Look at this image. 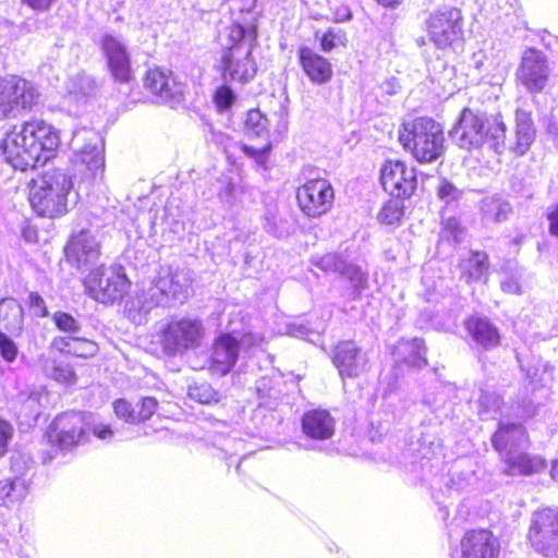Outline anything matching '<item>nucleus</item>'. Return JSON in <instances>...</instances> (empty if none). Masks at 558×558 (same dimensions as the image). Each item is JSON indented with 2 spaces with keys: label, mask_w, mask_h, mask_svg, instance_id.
Instances as JSON below:
<instances>
[{
  "label": "nucleus",
  "mask_w": 558,
  "mask_h": 558,
  "mask_svg": "<svg viewBox=\"0 0 558 558\" xmlns=\"http://www.w3.org/2000/svg\"><path fill=\"white\" fill-rule=\"evenodd\" d=\"M59 145L60 135L54 126L33 120L14 126L5 134L0 147L8 163L25 171L45 165Z\"/></svg>",
  "instance_id": "nucleus-1"
},
{
  "label": "nucleus",
  "mask_w": 558,
  "mask_h": 558,
  "mask_svg": "<svg viewBox=\"0 0 558 558\" xmlns=\"http://www.w3.org/2000/svg\"><path fill=\"white\" fill-rule=\"evenodd\" d=\"M191 283L189 269L161 266L149 287L128 302L126 310L130 318L142 324L153 308L183 303L189 296Z\"/></svg>",
  "instance_id": "nucleus-2"
},
{
  "label": "nucleus",
  "mask_w": 558,
  "mask_h": 558,
  "mask_svg": "<svg viewBox=\"0 0 558 558\" xmlns=\"http://www.w3.org/2000/svg\"><path fill=\"white\" fill-rule=\"evenodd\" d=\"M452 133L461 148L473 149L487 145L497 154L506 148V125L499 118L464 108Z\"/></svg>",
  "instance_id": "nucleus-3"
},
{
  "label": "nucleus",
  "mask_w": 558,
  "mask_h": 558,
  "mask_svg": "<svg viewBox=\"0 0 558 558\" xmlns=\"http://www.w3.org/2000/svg\"><path fill=\"white\" fill-rule=\"evenodd\" d=\"M72 189V177L64 170L52 169L34 181L29 203L39 216L49 218L62 216L68 211Z\"/></svg>",
  "instance_id": "nucleus-4"
},
{
  "label": "nucleus",
  "mask_w": 558,
  "mask_h": 558,
  "mask_svg": "<svg viewBox=\"0 0 558 558\" xmlns=\"http://www.w3.org/2000/svg\"><path fill=\"white\" fill-rule=\"evenodd\" d=\"M399 141L420 162H432L444 153L442 128L432 118L421 117L404 122Z\"/></svg>",
  "instance_id": "nucleus-5"
},
{
  "label": "nucleus",
  "mask_w": 558,
  "mask_h": 558,
  "mask_svg": "<svg viewBox=\"0 0 558 558\" xmlns=\"http://www.w3.org/2000/svg\"><path fill=\"white\" fill-rule=\"evenodd\" d=\"M72 145L75 150L74 165L86 180L101 179L105 172L102 138L94 130L82 129L74 133Z\"/></svg>",
  "instance_id": "nucleus-6"
},
{
  "label": "nucleus",
  "mask_w": 558,
  "mask_h": 558,
  "mask_svg": "<svg viewBox=\"0 0 558 558\" xmlns=\"http://www.w3.org/2000/svg\"><path fill=\"white\" fill-rule=\"evenodd\" d=\"M84 284L87 293L104 304L121 300L130 288V281L121 266L95 268L85 278Z\"/></svg>",
  "instance_id": "nucleus-7"
},
{
  "label": "nucleus",
  "mask_w": 558,
  "mask_h": 558,
  "mask_svg": "<svg viewBox=\"0 0 558 558\" xmlns=\"http://www.w3.org/2000/svg\"><path fill=\"white\" fill-rule=\"evenodd\" d=\"M527 539L546 558H558V508L545 507L532 513Z\"/></svg>",
  "instance_id": "nucleus-8"
},
{
  "label": "nucleus",
  "mask_w": 558,
  "mask_h": 558,
  "mask_svg": "<svg viewBox=\"0 0 558 558\" xmlns=\"http://www.w3.org/2000/svg\"><path fill=\"white\" fill-rule=\"evenodd\" d=\"M256 37H229L228 45L222 56L223 75L231 82L246 83L251 81L257 71L252 58L253 41Z\"/></svg>",
  "instance_id": "nucleus-9"
},
{
  "label": "nucleus",
  "mask_w": 558,
  "mask_h": 558,
  "mask_svg": "<svg viewBox=\"0 0 558 558\" xmlns=\"http://www.w3.org/2000/svg\"><path fill=\"white\" fill-rule=\"evenodd\" d=\"M160 332V342L165 351L178 353L198 347L204 335V327L198 319L182 318L171 320Z\"/></svg>",
  "instance_id": "nucleus-10"
},
{
  "label": "nucleus",
  "mask_w": 558,
  "mask_h": 558,
  "mask_svg": "<svg viewBox=\"0 0 558 558\" xmlns=\"http://www.w3.org/2000/svg\"><path fill=\"white\" fill-rule=\"evenodd\" d=\"M87 432H89V423L85 414L64 412L53 420L47 437L51 444L57 445L61 450H66L78 445Z\"/></svg>",
  "instance_id": "nucleus-11"
},
{
  "label": "nucleus",
  "mask_w": 558,
  "mask_h": 558,
  "mask_svg": "<svg viewBox=\"0 0 558 558\" xmlns=\"http://www.w3.org/2000/svg\"><path fill=\"white\" fill-rule=\"evenodd\" d=\"M37 98L33 85L26 80L16 76L4 80L0 85V116L7 118L31 108Z\"/></svg>",
  "instance_id": "nucleus-12"
},
{
  "label": "nucleus",
  "mask_w": 558,
  "mask_h": 558,
  "mask_svg": "<svg viewBox=\"0 0 558 558\" xmlns=\"http://www.w3.org/2000/svg\"><path fill=\"white\" fill-rule=\"evenodd\" d=\"M296 198L306 216L319 217L331 208L333 189L327 180H311L298 189Z\"/></svg>",
  "instance_id": "nucleus-13"
},
{
  "label": "nucleus",
  "mask_w": 558,
  "mask_h": 558,
  "mask_svg": "<svg viewBox=\"0 0 558 558\" xmlns=\"http://www.w3.org/2000/svg\"><path fill=\"white\" fill-rule=\"evenodd\" d=\"M380 181L384 190L397 198H408L416 190L417 179L414 168L402 161H387L381 168Z\"/></svg>",
  "instance_id": "nucleus-14"
},
{
  "label": "nucleus",
  "mask_w": 558,
  "mask_h": 558,
  "mask_svg": "<svg viewBox=\"0 0 558 558\" xmlns=\"http://www.w3.org/2000/svg\"><path fill=\"white\" fill-rule=\"evenodd\" d=\"M549 65L546 56L536 49H527L521 59L517 76L531 93L542 92L549 77Z\"/></svg>",
  "instance_id": "nucleus-15"
},
{
  "label": "nucleus",
  "mask_w": 558,
  "mask_h": 558,
  "mask_svg": "<svg viewBox=\"0 0 558 558\" xmlns=\"http://www.w3.org/2000/svg\"><path fill=\"white\" fill-rule=\"evenodd\" d=\"M332 362L341 377H357L367 369L368 357L353 341H340L332 351Z\"/></svg>",
  "instance_id": "nucleus-16"
},
{
  "label": "nucleus",
  "mask_w": 558,
  "mask_h": 558,
  "mask_svg": "<svg viewBox=\"0 0 558 558\" xmlns=\"http://www.w3.org/2000/svg\"><path fill=\"white\" fill-rule=\"evenodd\" d=\"M500 545L488 530H472L461 539L462 558H498Z\"/></svg>",
  "instance_id": "nucleus-17"
},
{
  "label": "nucleus",
  "mask_w": 558,
  "mask_h": 558,
  "mask_svg": "<svg viewBox=\"0 0 558 558\" xmlns=\"http://www.w3.org/2000/svg\"><path fill=\"white\" fill-rule=\"evenodd\" d=\"M101 48L112 77L121 83L131 81L133 72L125 46L117 37H104Z\"/></svg>",
  "instance_id": "nucleus-18"
},
{
  "label": "nucleus",
  "mask_w": 558,
  "mask_h": 558,
  "mask_svg": "<svg viewBox=\"0 0 558 558\" xmlns=\"http://www.w3.org/2000/svg\"><path fill=\"white\" fill-rule=\"evenodd\" d=\"M240 352L239 341L230 333L221 335L213 345L210 369L218 376H225L235 365Z\"/></svg>",
  "instance_id": "nucleus-19"
},
{
  "label": "nucleus",
  "mask_w": 558,
  "mask_h": 558,
  "mask_svg": "<svg viewBox=\"0 0 558 558\" xmlns=\"http://www.w3.org/2000/svg\"><path fill=\"white\" fill-rule=\"evenodd\" d=\"M429 35H459L464 32V21L460 10L444 7L429 14L425 21Z\"/></svg>",
  "instance_id": "nucleus-20"
},
{
  "label": "nucleus",
  "mask_w": 558,
  "mask_h": 558,
  "mask_svg": "<svg viewBox=\"0 0 558 558\" xmlns=\"http://www.w3.org/2000/svg\"><path fill=\"white\" fill-rule=\"evenodd\" d=\"M65 255L78 267L96 260L99 256V243L88 231H81L65 246Z\"/></svg>",
  "instance_id": "nucleus-21"
},
{
  "label": "nucleus",
  "mask_w": 558,
  "mask_h": 558,
  "mask_svg": "<svg viewBox=\"0 0 558 558\" xmlns=\"http://www.w3.org/2000/svg\"><path fill=\"white\" fill-rule=\"evenodd\" d=\"M300 64L308 78L318 85L329 82L332 77V66L324 57L308 47L299 49Z\"/></svg>",
  "instance_id": "nucleus-22"
},
{
  "label": "nucleus",
  "mask_w": 558,
  "mask_h": 558,
  "mask_svg": "<svg viewBox=\"0 0 558 558\" xmlns=\"http://www.w3.org/2000/svg\"><path fill=\"white\" fill-rule=\"evenodd\" d=\"M302 430L312 439H329L335 434V420L326 410L308 411L302 417Z\"/></svg>",
  "instance_id": "nucleus-23"
},
{
  "label": "nucleus",
  "mask_w": 558,
  "mask_h": 558,
  "mask_svg": "<svg viewBox=\"0 0 558 558\" xmlns=\"http://www.w3.org/2000/svg\"><path fill=\"white\" fill-rule=\"evenodd\" d=\"M464 325L469 336L482 348L489 350L499 345L500 333L488 318L471 316Z\"/></svg>",
  "instance_id": "nucleus-24"
},
{
  "label": "nucleus",
  "mask_w": 558,
  "mask_h": 558,
  "mask_svg": "<svg viewBox=\"0 0 558 558\" xmlns=\"http://www.w3.org/2000/svg\"><path fill=\"white\" fill-rule=\"evenodd\" d=\"M24 330V310L12 298L0 301V332L20 337Z\"/></svg>",
  "instance_id": "nucleus-25"
},
{
  "label": "nucleus",
  "mask_w": 558,
  "mask_h": 558,
  "mask_svg": "<svg viewBox=\"0 0 558 558\" xmlns=\"http://www.w3.org/2000/svg\"><path fill=\"white\" fill-rule=\"evenodd\" d=\"M494 448L505 456L527 444L525 429L520 424H501L492 438Z\"/></svg>",
  "instance_id": "nucleus-26"
},
{
  "label": "nucleus",
  "mask_w": 558,
  "mask_h": 558,
  "mask_svg": "<svg viewBox=\"0 0 558 558\" xmlns=\"http://www.w3.org/2000/svg\"><path fill=\"white\" fill-rule=\"evenodd\" d=\"M505 461L508 465L506 472L510 475H530L545 469V460L538 456H530L526 453L514 454L509 451L505 457Z\"/></svg>",
  "instance_id": "nucleus-27"
},
{
  "label": "nucleus",
  "mask_w": 558,
  "mask_h": 558,
  "mask_svg": "<svg viewBox=\"0 0 558 558\" xmlns=\"http://www.w3.org/2000/svg\"><path fill=\"white\" fill-rule=\"evenodd\" d=\"M40 362L46 376L66 386L76 384L77 377L70 364L57 359L45 356L40 357Z\"/></svg>",
  "instance_id": "nucleus-28"
},
{
  "label": "nucleus",
  "mask_w": 558,
  "mask_h": 558,
  "mask_svg": "<svg viewBox=\"0 0 558 558\" xmlns=\"http://www.w3.org/2000/svg\"><path fill=\"white\" fill-rule=\"evenodd\" d=\"M144 86L153 94L158 95L163 101L173 97L171 77L163 70H148L145 76Z\"/></svg>",
  "instance_id": "nucleus-29"
},
{
  "label": "nucleus",
  "mask_w": 558,
  "mask_h": 558,
  "mask_svg": "<svg viewBox=\"0 0 558 558\" xmlns=\"http://www.w3.org/2000/svg\"><path fill=\"white\" fill-rule=\"evenodd\" d=\"M462 277L466 282L486 279L488 274V257L484 252H473L471 256L461 264Z\"/></svg>",
  "instance_id": "nucleus-30"
},
{
  "label": "nucleus",
  "mask_w": 558,
  "mask_h": 558,
  "mask_svg": "<svg viewBox=\"0 0 558 558\" xmlns=\"http://www.w3.org/2000/svg\"><path fill=\"white\" fill-rule=\"evenodd\" d=\"M517 143L514 150L518 155H523L534 141V129L531 117L527 112L517 111Z\"/></svg>",
  "instance_id": "nucleus-31"
},
{
  "label": "nucleus",
  "mask_w": 558,
  "mask_h": 558,
  "mask_svg": "<svg viewBox=\"0 0 558 558\" xmlns=\"http://www.w3.org/2000/svg\"><path fill=\"white\" fill-rule=\"evenodd\" d=\"M483 218L488 222H501L509 218L512 207L509 202L498 197H487L482 202Z\"/></svg>",
  "instance_id": "nucleus-32"
},
{
  "label": "nucleus",
  "mask_w": 558,
  "mask_h": 558,
  "mask_svg": "<svg viewBox=\"0 0 558 558\" xmlns=\"http://www.w3.org/2000/svg\"><path fill=\"white\" fill-rule=\"evenodd\" d=\"M398 349L408 355L404 359V362L408 365L421 368L427 364V360L425 357L426 348L422 339L414 338L409 341H402L400 342Z\"/></svg>",
  "instance_id": "nucleus-33"
},
{
  "label": "nucleus",
  "mask_w": 558,
  "mask_h": 558,
  "mask_svg": "<svg viewBox=\"0 0 558 558\" xmlns=\"http://www.w3.org/2000/svg\"><path fill=\"white\" fill-rule=\"evenodd\" d=\"M66 89L69 94H72L75 97H86L95 94L97 90V84L89 75L78 73L70 77L66 83Z\"/></svg>",
  "instance_id": "nucleus-34"
},
{
  "label": "nucleus",
  "mask_w": 558,
  "mask_h": 558,
  "mask_svg": "<svg viewBox=\"0 0 558 558\" xmlns=\"http://www.w3.org/2000/svg\"><path fill=\"white\" fill-rule=\"evenodd\" d=\"M245 133L250 137H267L268 120L259 110L253 109L247 112Z\"/></svg>",
  "instance_id": "nucleus-35"
},
{
  "label": "nucleus",
  "mask_w": 558,
  "mask_h": 558,
  "mask_svg": "<svg viewBox=\"0 0 558 558\" xmlns=\"http://www.w3.org/2000/svg\"><path fill=\"white\" fill-rule=\"evenodd\" d=\"M480 411L482 420L496 418L501 411L502 399L496 392L483 391L480 399Z\"/></svg>",
  "instance_id": "nucleus-36"
},
{
  "label": "nucleus",
  "mask_w": 558,
  "mask_h": 558,
  "mask_svg": "<svg viewBox=\"0 0 558 558\" xmlns=\"http://www.w3.org/2000/svg\"><path fill=\"white\" fill-rule=\"evenodd\" d=\"M187 395L190 399L202 404H210L219 401L218 392L207 383L191 385Z\"/></svg>",
  "instance_id": "nucleus-37"
},
{
  "label": "nucleus",
  "mask_w": 558,
  "mask_h": 558,
  "mask_svg": "<svg viewBox=\"0 0 558 558\" xmlns=\"http://www.w3.org/2000/svg\"><path fill=\"white\" fill-rule=\"evenodd\" d=\"M344 259L337 253H327L324 255H314L311 258L313 266L323 271L340 272L343 268Z\"/></svg>",
  "instance_id": "nucleus-38"
},
{
  "label": "nucleus",
  "mask_w": 558,
  "mask_h": 558,
  "mask_svg": "<svg viewBox=\"0 0 558 558\" xmlns=\"http://www.w3.org/2000/svg\"><path fill=\"white\" fill-rule=\"evenodd\" d=\"M437 196L446 204L458 202L463 196V191L449 180L441 178L437 186Z\"/></svg>",
  "instance_id": "nucleus-39"
},
{
  "label": "nucleus",
  "mask_w": 558,
  "mask_h": 558,
  "mask_svg": "<svg viewBox=\"0 0 558 558\" xmlns=\"http://www.w3.org/2000/svg\"><path fill=\"white\" fill-rule=\"evenodd\" d=\"M403 216V206L400 201L388 202L379 211L378 219L386 225H392Z\"/></svg>",
  "instance_id": "nucleus-40"
},
{
  "label": "nucleus",
  "mask_w": 558,
  "mask_h": 558,
  "mask_svg": "<svg viewBox=\"0 0 558 558\" xmlns=\"http://www.w3.org/2000/svg\"><path fill=\"white\" fill-rule=\"evenodd\" d=\"M339 274L345 277L356 290H362L366 287L367 275L355 265L347 264L344 262L343 268Z\"/></svg>",
  "instance_id": "nucleus-41"
},
{
  "label": "nucleus",
  "mask_w": 558,
  "mask_h": 558,
  "mask_svg": "<svg viewBox=\"0 0 558 558\" xmlns=\"http://www.w3.org/2000/svg\"><path fill=\"white\" fill-rule=\"evenodd\" d=\"M19 347L12 336L0 332V356L7 363H14L19 356Z\"/></svg>",
  "instance_id": "nucleus-42"
},
{
  "label": "nucleus",
  "mask_w": 558,
  "mask_h": 558,
  "mask_svg": "<svg viewBox=\"0 0 558 558\" xmlns=\"http://www.w3.org/2000/svg\"><path fill=\"white\" fill-rule=\"evenodd\" d=\"M52 319L58 329L63 332L75 333L81 329L78 322L68 313L56 312Z\"/></svg>",
  "instance_id": "nucleus-43"
},
{
  "label": "nucleus",
  "mask_w": 558,
  "mask_h": 558,
  "mask_svg": "<svg viewBox=\"0 0 558 558\" xmlns=\"http://www.w3.org/2000/svg\"><path fill=\"white\" fill-rule=\"evenodd\" d=\"M113 410L116 415L125 421L126 423L136 424L138 423V418L136 416V412L132 408L131 403L124 399H119L113 403Z\"/></svg>",
  "instance_id": "nucleus-44"
},
{
  "label": "nucleus",
  "mask_w": 558,
  "mask_h": 558,
  "mask_svg": "<svg viewBox=\"0 0 558 558\" xmlns=\"http://www.w3.org/2000/svg\"><path fill=\"white\" fill-rule=\"evenodd\" d=\"M98 350L97 344L86 338L76 337L72 355L78 357H88L96 354Z\"/></svg>",
  "instance_id": "nucleus-45"
},
{
  "label": "nucleus",
  "mask_w": 558,
  "mask_h": 558,
  "mask_svg": "<svg viewBox=\"0 0 558 558\" xmlns=\"http://www.w3.org/2000/svg\"><path fill=\"white\" fill-rule=\"evenodd\" d=\"M138 411L136 412V416L138 418V423L142 421H146L153 416L158 408V401L154 397H145L137 404Z\"/></svg>",
  "instance_id": "nucleus-46"
},
{
  "label": "nucleus",
  "mask_w": 558,
  "mask_h": 558,
  "mask_svg": "<svg viewBox=\"0 0 558 558\" xmlns=\"http://www.w3.org/2000/svg\"><path fill=\"white\" fill-rule=\"evenodd\" d=\"M463 229L456 218H449L444 222L442 236L459 243L462 240Z\"/></svg>",
  "instance_id": "nucleus-47"
},
{
  "label": "nucleus",
  "mask_w": 558,
  "mask_h": 558,
  "mask_svg": "<svg viewBox=\"0 0 558 558\" xmlns=\"http://www.w3.org/2000/svg\"><path fill=\"white\" fill-rule=\"evenodd\" d=\"M234 93L228 86H221L216 90L215 102L219 110H226L233 104Z\"/></svg>",
  "instance_id": "nucleus-48"
},
{
  "label": "nucleus",
  "mask_w": 558,
  "mask_h": 558,
  "mask_svg": "<svg viewBox=\"0 0 558 558\" xmlns=\"http://www.w3.org/2000/svg\"><path fill=\"white\" fill-rule=\"evenodd\" d=\"M76 337L74 336H59L54 337L51 342V349L59 351L60 353H66L72 355V350L74 349Z\"/></svg>",
  "instance_id": "nucleus-49"
},
{
  "label": "nucleus",
  "mask_w": 558,
  "mask_h": 558,
  "mask_svg": "<svg viewBox=\"0 0 558 558\" xmlns=\"http://www.w3.org/2000/svg\"><path fill=\"white\" fill-rule=\"evenodd\" d=\"M76 337L74 336H59L54 337L51 342V349L59 351L60 353H66L72 355V350L74 349Z\"/></svg>",
  "instance_id": "nucleus-50"
},
{
  "label": "nucleus",
  "mask_w": 558,
  "mask_h": 558,
  "mask_svg": "<svg viewBox=\"0 0 558 558\" xmlns=\"http://www.w3.org/2000/svg\"><path fill=\"white\" fill-rule=\"evenodd\" d=\"M240 148L248 157L253 158L258 165H264L266 162L267 154L270 149V145L267 144L260 148H254L246 144H240Z\"/></svg>",
  "instance_id": "nucleus-51"
},
{
  "label": "nucleus",
  "mask_w": 558,
  "mask_h": 558,
  "mask_svg": "<svg viewBox=\"0 0 558 558\" xmlns=\"http://www.w3.org/2000/svg\"><path fill=\"white\" fill-rule=\"evenodd\" d=\"M28 306L37 317H47L49 314L44 299L37 292L28 294Z\"/></svg>",
  "instance_id": "nucleus-52"
},
{
  "label": "nucleus",
  "mask_w": 558,
  "mask_h": 558,
  "mask_svg": "<svg viewBox=\"0 0 558 558\" xmlns=\"http://www.w3.org/2000/svg\"><path fill=\"white\" fill-rule=\"evenodd\" d=\"M12 433L13 428L11 424L0 418V456L5 453Z\"/></svg>",
  "instance_id": "nucleus-53"
},
{
  "label": "nucleus",
  "mask_w": 558,
  "mask_h": 558,
  "mask_svg": "<svg viewBox=\"0 0 558 558\" xmlns=\"http://www.w3.org/2000/svg\"><path fill=\"white\" fill-rule=\"evenodd\" d=\"M548 231L553 236L558 238V204L549 207L547 211Z\"/></svg>",
  "instance_id": "nucleus-54"
},
{
  "label": "nucleus",
  "mask_w": 558,
  "mask_h": 558,
  "mask_svg": "<svg viewBox=\"0 0 558 558\" xmlns=\"http://www.w3.org/2000/svg\"><path fill=\"white\" fill-rule=\"evenodd\" d=\"M20 483V480L15 478L13 481H0V500H4L7 498H12V494Z\"/></svg>",
  "instance_id": "nucleus-55"
},
{
  "label": "nucleus",
  "mask_w": 558,
  "mask_h": 558,
  "mask_svg": "<svg viewBox=\"0 0 558 558\" xmlns=\"http://www.w3.org/2000/svg\"><path fill=\"white\" fill-rule=\"evenodd\" d=\"M265 339L258 333H245L242 336L241 341H239L240 347H260L264 343Z\"/></svg>",
  "instance_id": "nucleus-56"
},
{
  "label": "nucleus",
  "mask_w": 558,
  "mask_h": 558,
  "mask_svg": "<svg viewBox=\"0 0 558 558\" xmlns=\"http://www.w3.org/2000/svg\"><path fill=\"white\" fill-rule=\"evenodd\" d=\"M89 430H92L93 434L101 440L111 439L113 436V430L109 425L96 424L92 428L89 427Z\"/></svg>",
  "instance_id": "nucleus-57"
},
{
  "label": "nucleus",
  "mask_w": 558,
  "mask_h": 558,
  "mask_svg": "<svg viewBox=\"0 0 558 558\" xmlns=\"http://www.w3.org/2000/svg\"><path fill=\"white\" fill-rule=\"evenodd\" d=\"M501 290L506 293L511 294H520L521 293V286L518 279L513 277H509L501 281Z\"/></svg>",
  "instance_id": "nucleus-58"
},
{
  "label": "nucleus",
  "mask_w": 558,
  "mask_h": 558,
  "mask_svg": "<svg viewBox=\"0 0 558 558\" xmlns=\"http://www.w3.org/2000/svg\"><path fill=\"white\" fill-rule=\"evenodd\" d=\"M24 4L28 5L35 11H48L57 0H22Z\"/></svg>",
  "instance_id": "nucleus-59"
},
{
  "label": "nucleus",
  "mask_w": 558,
  "mask_h": 558,
  "mask_svg": "<svg viewBox=\"0 0 558 558\" xmlns=\"http://www.w3.org/2000/svg\"><path fill=\"white\" fill-rule=\"evenodd\" d=\"M336 37H322V50L325 52H329L333 47L337 46V44L333 41Z\"/></svg>",
  "instance_id": "nucleus-60"
},
{
  "label": "nucleus",
  "mask_w": 558,
  "mask_h": 558,
  "mask_svg": "<svg viewBox=\"0 0 558 558\" xmlns=\"http://www.w3.org/2000/svg\"><path fill=\"white\" fill-rule=\"evenodd\" d=\"M379 4L386 8H395L401 3L402 0H376Z\"/></svg>",
  "instance_id": "nucleus-61"
},
{
  "label": "nucleus",
  "mask_w": 558,
  "mask_h": 558,
  "mask_svg": "<svg viewBox=\"0 0 558 558\" xmlns=\"http://www.w3.org/2000/svg\"><path fill=\"white\" fill-rule=\"evenodd\" d=\"M550 475L554 480L558 481V460L553 462Z\"/></svg>",
  "instance_id": "nucleus-62"
},
{
  "label": "nucleus",
  "mask_w": 558,
  "mask_h": 558,
  "mask_svg": "<svg viewBox=\"0 0 558 558\" xmlns=\"http://www.w3.org/2000/svg\"><path fill=\"white\" fill-rule=\"evenodd\" d=\"M424 44H425V43H424L423 38H421V40H418V46H422V45H424Z\"/></svg>",
  "instance_id": "nucleus-63"
},
{
  "label": "nucleus",
  "mask_w": 558,
  "mask_h": 558,
  "mask_svg": "<svg viewBox=\"0 0 558 558\" xmlns=\"http://www.w3.org/2000/svg\"><path fill=\"white\" fill-rule=\"evenodd\" d=\"M323 35H324V36L332 35V33H331V32H326V33H324Z\"/></svg>",
  "instance_id": "nucleus-64"
}]
</instances>
